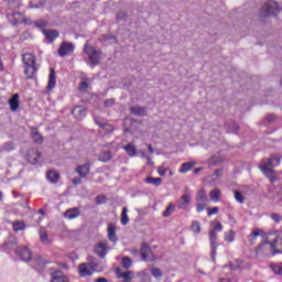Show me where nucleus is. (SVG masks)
<instances>
[{
  "mask_svg": "<svg viewBox=\"0 0 282 282\" xmlns=\"http://www.w3.org/2000/svg\"><path fill=\"white\" fill-rule=\"evenodd\" d=\"M281 159V154H271L269 158L263 159L259 165L262 175L274 177V167L280 166Z\"/></svg>",
  "mask_w": 282,
  "mask_h": 282,
  "instance_id": "f257e3e1",
  "label": "nucleus"
},
{
  "mask_svg": "<svg viewBox=\"0 0 282 282\" xmlns=\"http://www.w3.org/2000/svg\"><path fill=\"white\" fill-rule=\"evenodd\" d=\"M84 52H85L86 56L88 57V64L91 67H96V65H98V63H100L101 52L96 50V47H94L89 44H85Z\"/></svg>",
  "mask_w": 282,
  "mask_h": 282,
  "instance_id": "f03ea898",
  "label": "nucleus"
},
{
  "mask_svg": "<svg viewBox=\"0 0 282 282\" xmlns=\"http://www.w3.org/2000/svg\"><path fill=\"white\" fill-rule=\"evenodd\" d=\"M25 160L29 164H43V153L39 149L31 148L26 151Z\"/></svg>",
  "mask_w": 282,
  "mask_h": 282,
  "instance_id": "7ed1b4c3",
  "label": "nucleus"
},
{
  "mask_svg": "<svg viewBox=\"0 0 282 282\" xmlns=\"http://www.w3.org/2000/svg\"><path fill=\"white\" fill-rule=\"evenodd\" d=\"M279 12H281L279 3L270 1L263 6L261 14L262 17H272V14H279Z\"/></svg>",
  "mask_w": 282,
  "mask_h": 282,
  "instance_id": "20e7f679",
  "label": "nucleus"
},
{
  "mask_svg": "<svg viewBox=\"0 0 282 282\" xmlns=\"http://www.w3.org/2000/svg\"><path fill=\"white\" fill-rule=\"evenodd\" d=\"M279 243L282 246V228L275 232V240L273 242L267 240L264 243L260 245L259 250H261L263 246H271L273 254H279V252H282L281 250H276V248H279Z\"/></svg>",
  "mask_w": 282,
  "mask_h": 282,
  "instance_id": "39448f33",
  "label": "nucleus"
},
{
  "mask_svg": "<svg viewBox=\"0 0 282 282\" xmlns=\"http://www.w3.org/2000/svg\"><path fill=\"white\" fill-rule=\"evenodd\" d=\"M140 254L142 261H155L158 259L147 242L141 245Z\"/></svg>",
  "mask_w": 282,
  "mask_h": 282,
  "instance_id": "423d86ee",
  "label": "nucleus"
},
{
  "mask_svg": "<svg viewBox=\"0 0 282 282\" xmlns=\"http://www.w3.org/2000/svg\"><path fill=\"white\" fill-rule=\"evenodd\" d=\"M193 199V195L191 193L186 192L184 193L181 198L176 202V206L178 210H186L188 206L191 205V202Z\"/></svg>",
  "mask_w": 282,
  "mask_h": 282,
  "instance_id": "0eeeda50",
  "label": "nucleus"
},
{
  "mask_svg": "<svg viewBox=\"0 0 282 282\" xmlns=\"http://www.w3.org/2000/svg\"><path fill=\"white\" fill-rule=\"evenodd\" d=\"M107 252H109V242H107V240L100 241L95 247V253L99 256L100 259H105V257H107Z\"/></svg>",
  "mask_w": 282,
  "mask_h": 282,
  "instance_id": "6e6552de",
  "label": "nucleus"
},
{
  "mask_svg": "<svg viewBox=\"0 0 282 282\" xmlns=\"http://www.w3.org/2000/svg\"><path fill=\"white\" fill-rule=\"evenodd\" d=\"M75 46L73 43L69 42H63L62 45L59 46L57 54H59V56H67L68 54H72V52H74Z\"/></svg>",
  "mask_w": 282,
  "mask_h": 282,
  "instance_id": "1a4fd4ad",
  "label": "nucleus"
},
{
  "mask_svg": "<svg viewBox=\"0 0 282 282\" xmlns=\"http://www.w3.org/2000/svg\"><path fill=\"white\" fill-rule=\"evenodd\" d=\"M209 241L212 246V259L215 261L217 254V231L209 229Z\"/></svg>",
  "mask_w": 282,
  "mask_h": 282,
  "instance_id": "9d476101",
  "label": "nucleus"
},
{
  "mask_svg": "<svg viewBox=\"0 0 282 282\" xmlns=\"http://www.w3.org/2000/svg\"><path fill=\"white\" fill-rule=\"evenodd\" d=\"M17 254L22 259V261H32V252L28 247H20L15 250Z\"/></svg>",
  "mask_w": 282,
  "mask_h": 282,
  "instance_id": "9b49d317",
  "label": "nucleus"
},
{
  "mask_svg": "<svg viewBox=\"0 0 282 282\" xmlns=\"http://www.w3.org/2000/svg\"><path fill=\"white\" fill-rule=\"evenodd\" d=\"M91 169V164L85 163L83 165H78L75 171L79 175V177H87L89 175V171Z\"/></svg>",
  "mask_w": 282,
  "mask_h": 282,
  "instance_id": "f8f14e48",
  "label": "nucleus"
},
{
  "mask_svg": "<svg viewBox=\"0 0 282 282\" xmlns=\"http://www.w3.org/2000/svg\"><path fill=\"white\" fill-rule=\"evenodd\" d=\"M78 270L80 276H91V274H94V271L89 263L79 264Z\"/></svg>",
  "mask_w": 282,
  "mask_h": 282,
  "instance_id": "ddd939ff",
  "label": "nucleus"
},
{
  "mask_svg": "<svg viewBox=\"0 0 282 282\" xmlns=\"http://www.w3.org/2000/svg\"><path fill=\"white\" fill-rule=\"evenodd\" d=\"M72 113L77 120H83L87 116V110L83 106H77L72 110Z\"/></svg>",
  "mask_w": 282,
  "mask_h": 282,
  "instance_id": "4468645a",
  "label": "nucleus"
},
{
  "mask_svg": "<svg viewBox=\"0 0 282 282\" xmlns=\"http://www.w3.org/2000/svg\"><path fill=\"white\" fill-rule=\"evenodd\" d=\"M51 282H69V279H67V276H65L61 270H57L52 273Z\"/></svg>",
  "mask_w": 282,
  "mask_h": 282,
  "instance_id": "2eb2a0df",
  "label": "nucleus"
},
{
  "mask_svg": "<svg viewBox=\"0 0 282 282\" xmlns=\"http://www.w3.org/2000/svg\"><path fill=\"white\" fill-rule=\"evenodd\" d=\"M108 239L116 243L118 241V236L116 235V225L108 224Z\"/></svg>",
  "mask_w": 282,
  "mask_h": 282,
  "instance_id": "dca6fc26",
  "label": "nucleus"
},
{
  "mask_svg": "<svg viewBox=\"0 0 282 282\" xmlns=\"http://www.w3.org/2000/svg\"><path fill=\"white\" fill-rule=\"evenodd\" d=\"M197 166V161L185 162L181 165L178 172L188 173L193 167Z\"/></svg>",
  "mask_w": 282,
  "mask_h": 282,
  "instance_id": "f3484780",
  "label": "nucleus"
},
{
  "mask_svg": "<svg viewBox=\"0 0 282 282\" xmlns=\"http://www.w3.org/2000/svg\"><path fill=\"white\" fill-rule=\"evenodd\" d=\"M22 61L25 66H36V58L30 53L24 54Z\"/></svg>",
  "mask_w": 282,
  "mask_h": 282,
  "instance_id": "a211bd4d",
  "label": "nucleus"
},
{
  "mask_svg": "<svg viewBox=\"0 0 282 282\" xmlns=\"http://www.w3.org/2000/svg\"><path fill=\"white\" fill-rule=\"evenodd\" d=\"M56 87V72H54V68H51L50 75H48V84L47 89L52 90Z\"/></svg>",
  "mask_w": 282,
  "mask_h": 282,
  "instance_id": "6ab92c4d",
  "label": "nucleus"
},
{
  "mask_svg": "<svg viewBox=\"0 0 282 282\" xmlns=\"http://www.w3.org/2000/svg\"><path fill=\"white\" fill-rule=\"evenodd\" d=\"M79 216H80V210H78V208H70L64 213V217H66V219H76V217H79Z\"/></svg>",
  "mask_w": 282,
  "mask_h": 282,
  "instance_id": "aec40b11",
  "label": "nucleus"
},
{
  "mask_svg": "<svg viewBox=\"0 0 282 282\" xmlns=\"http://www.w3.org/2000/svg\"><path fill=\"white\" fill-rule=\"evenodd\" d=\"M226 162V156L221 154H215L208 160V164H224Z\"/></svg>",
  "mask_w": 282,
  "mask_h": 282,
  "instance_id": "412c9836",
  "label": "nucleus"
},
{
  "mask_svg": "<svg viewBox=\"0 0 282 282\" xmlns=\"http://www.w3.org/2000/svg\"><path fill=\"white\" fill-rule=\"evenodd\" d=\"M123 150L126 153H128L129 158H135L138 155V150L135 149V145L132 143H129L128 145L123 147Z\"/></svg>",
  "mask_w": 282,
  "mask_h": 282,
  "instance_id": "4be33fe9",
  "label": "nucleus"
},
{
  "mask_svg": "<svg viewBox=\"0 0 282 282\" xmlns=\"http://www.w3.org/2000/svg\"><path fill=\"white\" fill-rule=\"evenodd\" d=\"M11 111H17L19 109V94L12 96L9 100Z\"/></svg>",
  "mask_w": 282,
  "mask_h": 282,
  "instance_id": "5701e85b",
  "label": "nucleus"
},
{
  "mask_svg": "<svg viewBox=\"0 0 282 282\" xmlns=\"http://www.w3.org/2000/svg\"><path fill=\"white\" fill-rule=\"evenodd\" d=\"M44 36H46L47 41H54V39H58V31L56 30H43Z\"/></svg>",
  "mask_w": 282,
  "mask_h": 282,
  "instance_id": "b1692460",
  "label": "nucleus"
},
{
  "mask_svg": "<svg viewBox=\"0 0 282 282\" xmlns=\"http://www.w3.org/2000/svg\"><path fill=\"white\" fill-rule=\"evenodd\" d=\"M113 154L110 151H104L99 154L98 160L99 162H110Z\"/></svg>",
  "mask_w": 282,
  "mask_h": 282,
  "instance_id": "393cba45",
  "label": "nucleus"
},
{
  "mask_svg": "<svg viewBox=\"0 0 282 282\" xmlns=\"http://www.w3.org/2000/svg\"><path fill=\"white\" fill-rule=\"evenodd\" d=\"M118 279H123L122 282H131L133 280V272L127 271L118 274Z\"/></svg>",
  "mask_w": 282,
  "mask_h": 282,
  "instance_id": "a878e982",
  "label": "nucleus"
},
{
  "mask_svg": "<svg viewBox=\"0 0 282 282\" xmlns=\"http://www.w3.org/2000/svg\"><path fill=\"white\" fill-rule=\"evenodd\" d=\"M36 66H25L24 74L26 78H34V74H36Z\"/></svg>",
  "mask_w": 282,
  "mask_h": 282,
  "instance_id": "bb28decb",
  "label": "nucleus"
},
{
  "mask_svg": "<svg viewBox=\"0 0 282 282\" xmlns=\"http://www.w3.org/2000/svg\"><path fill=\"white\" fill-rule=\"evenodd\" d=\"M32 139L33 142H36V144H43V135L36 131V129H32Z\"/></svg>",
  "mask_w": 282,
  "mask_h": 282,
  "instance_id": "cd10ccee",
  "label": "nucleus"
},
{
  "mask_svg": "<svg viewBox=\"0 0 282 282\" xmlns=\"http://www.w3.org/2000/svg\"><path fill=\"white\" fill-rule=\"evenodd\" d=\"M158 173H159V175H161V177H164L166 175H170V176L174 175L173 171H171L169 167H164V166H160L158 169Z\"/></svg>",
  "mask_w": 282,
  "mask_h": 282,
  "instance_id": "c85d7f7f",
  "label": "nucleus"
},
{
  "mask_svg": "<svg viewBox=\"0 0 282 282\" xmlns=\"http://www.w3.org/2000/svg\"><path fill=\"white\" fill-rule=\"evenodd\" d=\"M212 228L209 230H214V232H221L224 230V226L218 220H214L210 223Z\"/></svg>",
  "mask_w": 282,
  "mask_h": 282,
  "instance_id": "c756f323",
  "label": "nucleus"
},
{
  "mask_svg": "<svg viewBox=\"0 0 282 282\" xmlns=\"http://www.w3.org/2000/svg\"><path fill=\"white\" fill-rule=\"evenodd\" d=\"M121 265L124 268V270H129V268L133 265V260L129 257H123L121 260Z\"/></svg>",
  "mask_w": 282,
  "mask_h": 282,
  "instance_id": "7c9ffc66",
  "label": "nucleus"
},
{
  "mask_svg": "<svg viewBox=\"0 0 282 282\" xmlns=\"http://www.w3.org/2000/svg\"><path fill=\"white\" fill-rule=\"evenodd\" d=\"M145 184H152V186H160L162 184V178H153V177H145Z\"/></svg>",
  "mask_w": 282,
  "mask_h": 282,
  "instance_id": "2f4dec72",
  "label": "nucleus"
},
{
  "mask_svg": "<svg viewBox=\"0 0 282 282\" xmlns=\"http://www.w3.org/2000/svg\"><path fill=\"white\" fill-rule=\"evenodd\" d=\"M241 265H243V260L237 259L229 263L230 270H240Z\"/></svg>",
  "mask_w": 282,
  "mask_h": 282,
  "instance_id": "473e14b6",
  "label": "nucleus"
},
{
  "mask_svg": "<svg viewBox=\"0 0 282 282\" xmlns=\"http://www.w3.org/2000/svg\"><path fill=\"white\" fill-rule=\"evenodd\" d=\"M131 113H134V116H144L147 110L140 106H134L131 108Z\"/></svg>",
  "mask_w": 282,
  "mask_h": 282,
  "instance_id": "72a5a7b5",
  "label": "nucleus"
},
{
  "mask_svg": "<svg viewBox=\"0 0 282 282\" xmlns=\"http://www.w3.org/2000/svg\"><path fill=\"white\" fill-rule=\"evenodd\" d=\"M175 213V205L172 203L167 205L166 209L163 212V217H171Z\"/></svg>",
  "mask_w": 282,
  "mask_h": 282,
  "instance_id": "f704fd0d",
  "label": "nucleus"
},
{
  "mask_svg": "<svg viewBox=\"0 0 282 282\" xmlns=\"http://www.w3.org/2000/svg\"><path fill=\"white\" fill-rule=\"evenodd\" d=\"M212 202H219V197H221V191L213 189L209 195Z\"/></svg>",
  "mask_w": 282,
  "mask_h": 282,
  "instance_id": "c9c22d12",
  "label": "nucleus"
},
{
  "mask_svg": "<svg viewBox=\"0 0 282 282\" xmlns=\"http://www.w3.org/2000/svg\"><path fill=\"white\" fill-rule=\"evenodd\" d=\"M127 213H129V209H127V207H123L122 213H121L122 226H127V224H129V216L127 215Z\"/></svg>",
  "mask_w": 282,
  "mask_h": 282,
  "instance_id": "e433bc0d",
  "label": "nucleus"
},
{
  "mask_svg": "<svg viewBox=\"0 0 282 282\" xmlns=\"http://www.w3.org/2000/svg\"><path fill=\"white\" fill-rule=\"evenodd\" d=\"M13 230H14V232L25 230V223L24 221H14L13 223Z\"/></svg>",
  "mask_w": 282,
  "mask_h": 282,
  "instance_id": "4c0bfd02",
  "label": "nucleus"
},
{
  "mask_svg": "<svg viewBox=\"0 0 282 282\" xmlns=\"http://www.w3.org/2000/svg\"><path fill=\"white\" fill-rule=\"evenodd\" d=\"M138 276L140 279V282H151V275L145 271H141L140 273H138Z\"/></svg>",
  "mask_w": 282,
  "mask_h": 282,
  "instance_id": "58836bf2",
  "label": "nucleus"
},
{
  "mask_svg": "<svg viewBox=\"0 0 282 282\" xmlns=\"http://www.w3.org/2000/svg\"><path fill=\"white\" fill-rule=\"evenodd\" d=\"M88 265H90L91 270L94 272H102V268H100V264L96 260H91Z\"/></svg>",
  "mask_w": 282,
  "mask_h": 282,
  "instance_id": "ea45409f",
  "label": "nucleus"
},
{
  "mask_svg": "<svg viewBox=\"0 0 282 282\" xmlns=\"http://www.w3.org/2000/svg\"><path fill=\"white\" fill-rule=\"evenodd\" d=\"M235 199L238 204H243V202H246V197H243V194L239 191H235Z\"/></svg>",
  "mask_w": 282,
  "mask_h": 282,
  "instance_id": "a19ab883",
  "label": "nucleus"
},
{
  "mask_svg": "<svg viewBox=\"0 0 282 282\" xmlns=\"http://www.w3.org/2000/svg\"><path fill=\"white\" fill-rule=\"evenodd\" d=\"M150 272L155 279H160L162 276V270H160V268H151Z\"/></svg>",
  "mask_w": 282,
  "mask_h": 282,
  "instance_id": "79ce46f5",
  "label": "nucleus"
},
{
  "mask_svg": "<svg viewBox=\"0 0 282 282\" xmlns=\"http://www.w3.org/2000/svg\"><path fill=\"white\" fill-rule=\"evenodd\" d=\"M259 235H261V230H259V229H257L250 234L249 241L251 245L254 243V239H257V237H259Z\"/></svg>",
  "mask_w": 282,
  "mask_h": 282,
  "instance_id": "37998d69",
  "label": "nucleus"
},
{
  "mask_svg": "<svg viewBox=\"0 0 282 282\" xmlns=\"http://www.w3.org/2000/svg\"><path fill=\"white\" fill-rule=\"evenodd\" d=\"M225 241H228L229 243L235 241V231L229 230L227 234H225Z\"/></svg>",
  "mask_w": 282,
  "mask_h": 282,
  "instance_id": "c03bdc74",
  "label": "nucleus"
},
{
  "mask_svg": "<svg viewBox=\"0 0 282 282\" xmlns=\"http://www.w3.org/2000/svg\"><path fill=\"white\" fill-rule=\"evenodd\" d=\"M192 230H193V232H202V226L199 225V221H197V220H194L193 223H192Z\"/></svg>",
  "mask_w": 282,
  "mask_h": 282,
  "instance_id": "a18cd8bd",
  "label": "nucleus"
},
{
  "mask_svg": "<svg viewBox=\"0 0 282 282\" xmlns=\"http://www.w3.org/2000/svg\"><path fill=\"white\" fill-rule=\"evenodd\" d=\"M196 199L198 202H206V192L204 189L198 191Z\"/></svg>",
  "mask_w": 282,
  "mask_h": 282,
  "instance_id": "49530a36",
  "label": "nucleus"
},
{
  "mask_svg": "<svg viewBox=\"0 0 282 282\" xmlns=\"http://www.w3.org/2000/svg\"><path fill=\"white\" fill-rule=\"evenodd\" d=\"M46 177H61V173H58L56 170H48L46 172Z\"/></svg>",
  "mask_w": 282,
  "mask_h": 282,
  "instance_id": "de8ad7c7",
  "label": "nucleus"
},
{
  "mask_svg": "<svg viewBox=\"0 0 282 282\" xmlns=\"http://www.w3.org/2000/svg\"><path fill=\"white\" fill-rule=\"evenodd\" d=\"M217 213H219V207H208L207 208V215L208 217L213 216V215H217Z\"/></svg>",
  "mask_w": 282,
  "mask_h": 282,
  "instance_id": "09e8293b",
  "label": "nucleus"
},
{
  "mask_svg": "<svg viewBox=\"0 0 282 282\" xmlns=\"http://www.w3.org/2000/svg\"><path fill=\"white\" fill-rule=\"evenodd\" d=\"M271 269L274 272V274H279L280 276H282V267L271 265Z\"/></svg>",
  "mask_w": 282,
  "mask_h": 282,
  "instance_id": "8fccbe9b",
  "label": "nucleus"
},
{
  "mask_svg": "<svg viewBox=\"0 0 282 282\" xmlns=\"http://www.w3.org/2000/svg\"><path fill=\"white\" fill-rule=\"evenodd\" d=\"M40 239L45 243V246L50 243V237L47 236V234H41Z\"/></svg>",
  "mask_w": 282,
  "mask_h": 282,
  "instance_id": "3c124183",
  "label": "nucleus"
},
{
  "mask_svg": "<svg viewBox=\"0 0 282 282\" xmlns=\"http://www.w3.org/2000/svg\"><path fill=\"white\" fill-rule=\"evenodd\" d=\"M95 202L96 204H105V202H107V198L105 196H97Z\"/></svg>",
  "mask_w": 282,
  "mask_h": 282,
  "instance_id": "603ef678",
  "label": "nucleus"
},
{
  "mask_svg": "<svg viewBox=\"0 0 282 282\" xmlns=\"http://www.w3.org/2000/svg\"><path fill=\"white\" fill-rule=\"evenodd\" d=\"M271 219L275 221V224H279V221H281L282 218H281V215L279 214H272Z\"/></svg>",
  "mask_w": 282,
  "mask_h": 282,
  "instance_id": "864d4df0",
  "label": "nucleus"
},
{
  "mask_svg": "<svg viewBox=\"0 0 282 282\" xmlns=\"http://www.w3.org/2000/svg\"><path fill=\"white\" fill-rule=\"evenodd\" d=\"M224 175H226V171L225 170H216L215 171V176L216 177H220V176H224Z\"/></svg>",
  "mask_w": 282,
  "mask_h": 282,
  "instance_id": "5fc2aeb1",
  "label": "nucleus"
},
{
  "mask_svg": "<svg viewBox=\"0 0 282 282\" xmlns=\"http://www.w3.org/2000/svg\"><path fill=\"white\" fill-rule=\"evenodd\" d=\"M89 87V84L87 82H82L79 84V89L83 91Z\"/></svg>",
  "mask_w": 282,
  "mask_h": 282,
  "instance_id": "6e6d98bb",
  "label": "nucleus"
},
{
  "mask_svg": "<svg viewBox=\"0 0 282 282\" xmlns=\"http://www.w3.org/2000/svg\"><path fill=\"white\" fill-rule=\"evenodd\" d=\"M36 28H45V25H47V22L41 20L39 22L35 23Z\"/></svg>",
  "mask_w": 282,
  "mask_h": 282,
  "instance_id": "4d7b16f0",
  "label": "nucleus"
},
{
  "mask_svg": "<svg viewBox=\"0 0 282 282\" xmlns=\"http://www.w3.org/2000/svg\"><path fill=\"white\" fill-rule=\"evenodd\" d=\"M50 184H58V177H47Z\"/></svg>",
  "mask_w": 282,
  "mask_h": 282,
  "instance_id": "13d9d810",
  "label": "nucleus"
},
{
  "mask_svg": "<svg viewBox=\"0 0 282 282\" xmlns=\"http://www.w3.org/2000/svg\"><path fill=\"white\" fill-rule=\"evenodd\" d=\"M204 208H206V205H204V204H197V206H196L197 213H202L204 210Z\"/></svg>",
  "mask_w": 282,
  "mask_h": 282,
  "instance_id": "bf43d9fd",
  "label": "nucleus"
},
{
  "mask_svg": "<svg viewBox=\"0 0 282 282\" xmlns=\"http://www.w3.org/2000/svg\"><path fill=\"white\" fill-rule=\"evenodd\" d=\"M111 105H113V99H108L105 101L106 107H111Z\"/></svg>",
  "mask_w": 282,
  "mask_h": 282,
  "instance_id": "052dcab7",
  "label": "nucleus"
},
{
  "mask_svg": "<svg viewBox=\"0 0 282 282\" xmlns=\"http://www.w3.org/2000/svg\"><path fill=\"white\" fill-rule=\"evenodd\" d=\"M131 254H132L133 257H139L140 251H138V249H132V250H131Z\"/></svg>",
  "mask_w": 282,
  "mask_h": 282,
  "instance_id": "680f3d73",
  "label": "nucleus"
},
{
  "mask_svg": "<svg viewBox=\"0 0 282 282\" xmlns=\"http://www.w3.org/2000/svg\"><path fill=\"white\" fill-rule=\"evenodd\" d=\"M95 282H109L106 278H97Z\"/></svg>",
  "mask_w": 282,
  "mask_h": 282,
  "instance_id": "e2e57ef3",
  "label": "nucleus"
},
{
  "mask_svg": "<svg viewBox=\"0 0 282 282\" xmlns=\"http://www.w3.org/2000/svg\"><path fill=\"white\" fill-rule=\"evenodd\" d=\"M80 178H74L73 180V184H75V186H78V184H80Z\"/></svg>",
  "mask_w": 282,
  "mask_h": 282,
  "instance_id": "0e129e2a",
  "label": "nucleus"
},
{
  "mask_svg": "<svg viewBox=\"0 0 282 282\" xmlns=\"http://www.w3.org/2000/svg\"><path fill=\"white\" fill-rule=\"evenodd\" d=\"M106 131H113V127L109 126V124H105L104 126Z\"/></svg>",
  "mask_w": 282,
  "mask_h": 282,
  "instance_id": "69168bd1",
  "label": "nucleus"
},
{
  "mask_svg": "<svg viewBox=\"0 0 282 282\" xmlns=\"http://www.w3.org/2000/svg\"><path fill=\"white\" fill-rule=\"evenodd\" d=\"M39 265H40V268H43L45 265V262L43 260H40L39 264L36 267L37 270H39Z\"/></svg>",
  "mask_w": 282,
  "mask_h": 282,
  "instance_id": "338daca9",
  "label": "nucleus"
},
{
  "mask_svg": "<svg viewBox=\"0 0 282 282\" xmlns=\"http://www.w3.org/2000/svg\"><path fill=\"white\" fill-rule=\"evenodd\" d=\"M218 282H230V279L221 278Z\"/></svg>",
  "mask_w": 282,
  "mask_h": 282,
  "instance_id": "774afa93",
  "label": "nucleus"
}]
</instances>
